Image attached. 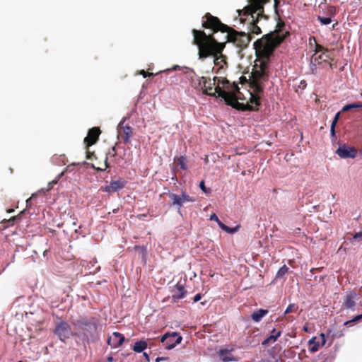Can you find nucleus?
<instances>
[{
	"mask_svg": "<svg viewBox=\"0 0 362 362\" xmlns=\"http://www.w3.org/2000/svg\"><path fill=\"white\" fill-rule=\"evenodd\" d=\"M193 43L199 49V58L214 57V64L223 69L227 65V58L223 54L226 42H219L212 34H206L204 30L192 29Z\"/></svg>",
	"mask_w": 362,
	"mask_h": 362,
	"instance_id": "obj_1",
	"label": "nucleus"
},
{
	"mask_svg": "<svg viewBox=\"0 0 362 362\" xmlns=\"http://www.w3.org/2000/svg\"><path fill=\"white\" fill-rule=\"evenodd\" d=\"M284 22L279 21L274 31L257 40L253 44L256 52L262 57L269 59L272 55L275 49L290 35L288 31L284 32Z\"/></svg>",
	"mask_w": 362,
	"mask_h": 362,
	"instance_id": "obj_2",
	"label": "nucleus"
},
{
	"mask_svg": "<svg viewBox=\"0 0 362 362\" xmlns=\"http://www.w3.org/2000/svg\"><path fill=\"white\" fill-rule=\"evenodd\" d=\"M269 0H250L249 4L243 9H238L237 13L241 23L248 21L247 33L259 35L262 33L260 27L257 25L262 18H267L264 15V5Z\"/></svg>",
	"mask_w": 362,
	"mask_h": 362,
	"instance_id": "obj_3",
	"label": "nucleus"
},
{
	"mask_svg": "<svg viewBox=\"0 0 362 362\" xmlns=\"http://www.w3.org/2000/svg\"><path fill=\"white\" fill-rule=\"evenodd\" d=\"M250 86L255 93H260L263 91V85L269 78L268 62L261 61L259 64H255L251 73Z\"/></svg>",
	"mask_w": 362,
	"mask_h": 362,
	"instance_id": "obj_4",
	"label": "nucleus"
},
{
	"mask_svg": "<svg viewBox=\"0 0 362 362\" xmlns=\"http://www.w3.org/2000/svg\"><path fill=\"white\" fill-rule=\"evenodd\" d=\"M222 85L224 88L232 91L231 97L227 100L226 104L233 108L241 111H255L257 108L250 104L240 103L237 100L236 93L239 92V87L235 82L230 83L228 79L222 81Z\"/></svg>",
	"mask_w": 362,
	"mask_h": 362,
	"instance_id": "obj_5",
	"label": "nucleus"
},
{
	"mask_svg": "<svg viewBox=\"0 0 362 362\" xmlns=\"http://www.w3.org/2000/svg\"><path fill=\"white\" fill-rule=\"evenodd\" d=\"M225 33H226L225 42H230L240 50L247 47L252 38L249 33L238 31L230 26Z\"/></svg>",
	"mask_w": 362,
	"mask_h": 362,
	"instance_id": "obj_6",
	"label": "nucleus"
},
{
	"mask_svg": "<svg viewBox=\"0 0 362 362\" xmlns=\"http://www.w3.org/2000/svg\"><path fill=\"white\" fill-rule=\"evenodd\" d=\"M202 27L203 28L211 30L212 31L211 34L212 35L218 31L224 33L227 31V29H229L228 25L223 23L218 17L214 16L210 13H206L202 17ZM213 36L214 37V35Z\"/></svg>",
	"mask_w": 362,
	"mask_h": 362,
	"instance_id": "obj_7",
	"label": "nucleus"
},
{
	"mask_svg": "<svg viewBox=\"0 0 362 362\" xmlns=\"http://www.w3.org/2000/svg\"><path fill=\"white\" fill-rule=\"evenodd\" d=\"M75 326L81 330L84 338L87 340L93 336L98 328L95 320H88L87 319L77 320L75 323Z\"/></svg>",
	"mask_w": 362,
	"mask_h": 362,
	"instance_id": "obj_8",
	"label": "nucleus"
},
{
	"mask_svg": "<svg viewBox=\"0 0 362 362\" xmlns=\"http://www.w3.org/2000/svg\"><path fill=\"white\" fill-rule=\"evenodd\" d=\"M54 334L63 342H64L71 336L75 335L71 332L70 325L64 320H60L56 323V327L53 330Z\"/></svg>",
	"mask_w": 362,
	"mask_h": 362,
	"instance_id": "obj_9",
	"label": "nucleus"
},
{
	"mask_svg": "<svg viewBox=\"0 0 362 362\" xmlns=\"http://www.w3.org/2000/svg\"><path fill=\"white\" fill-rule=\"evenodd\" d=\"M169 198L170 199V206H176L179 212L184 204L194 202L195 201V199L189 196L185 191H182L180 195L175 193H169Z\"/></svg>",
	"mask_w": 362,
	"mask_h": 362,
	"instance_id": "obj_10",
	"label": "nucleus"
},
{
	"mask_svg": "<svg viewBox=\"0 0 362 362\" xmlns=\"http://www.w3.org/2000/svg\"><path fill=\"white\" fill-rule=\"evenodd\" d=\"M332 52L329 49H326V52H323L320 54H313L310 58V70L311 73L315 74L317 69V65L321 64L322 63L329 62L332 59Z\"/></svg>",
	"mask_w": 362,
	"mask_h": 362,
	"instance_id": "obj_11",
	"label": "nucleus"
},
{
	"mask_svg": "<svg viewBox=\"0 0 362 362\" xmlns=\"http://www.w3.org/2000/svg\"><path fill=\"white\" fill-rule=\"evenodd\" d=\"M182 340V337L177 332L165 333L161 337V342L165 344L167 349H173L177 344H180Z\"/></svg>",
	"mask_w": 362,
	"mask_h": 362,
	"instance_id": "obj_12",
	"label": "nucleus"
},
{
	"mask_svg": "<svg viewBox=\"0 0 362 362\" xmlns=\"http://www.w3.org/2000/svg\"><path fill=\"white\" fill-rule=\"evenodd\" d=\"M358 151L356 148L346 144L339 146L336 151V153L341 158H355L357 156Z\"/></svg>",
	"mask_w": 362,
	"mask_h": 362,
	"instance_id": "obj_13",
	"label": "nucleus"
},
{
	"mask_svg": "<svg viewBox=\"0 0 362 362\" xmlns=\"http://www.w3.org/2000/svg\"><path fill=\"white\" fill-rule=\"evenodd\" d=\"M100 133L101 132L99 127H93L89 129L88 135L85 137L83 141L86 149L97 142Z\"/></svg>",
	"mask_w": 362,
	"mask_h": 362,
	"instance_id": "obj_14",
	"label": "nucleus"
},
{
	"mask_svg": "<svg viewBox=\"0 0 362 362\" xmlns=\"http://www.w3.org/2000/svg\"><path fill=\"white\" fill-rule=\"evenodd\" d=\"M127 181L122 178L117 180H112L108 185L101 187L100 189L103 192L111 193L115 192L125 187Z\"/></svg>",
	"mask_w": 362,
	"mask_h": 362,
	"instance_id": "obj_15",
	"label": "nucleus"
},
{
	"mask_svg": "<svg viewBox=\"0 0 362 362\" xmlns=\"http://www.w3.org/2000/svg\"><path fill=\"white\" fill-rule=\"evenodd\" d=\"M202 78L203 79L204 83V91L203 93L205 95H209V93H212L214 90V86L215 85L216 81H218V83L222 84V81L224 80V78H220L218 77L215 76L213 80L211 79V78H206L204 76H202ZM225 79H226L225 78Z\"/></svg>",
	"mask_w": 362,
	"mask_h": 362,
	"instance_id": "obj_16",
	"label": "nucleus"
},
{
	"mask_svg": "<svg viewBox=\"0 0 362 362\" xmlns=\"http://www.w3.org/2000/svg\"><path fill=\"white\" fill-rule=\"evenodd\" d=\"M173 295L171 296V302L176 303L178 300L182 299L187 294V291L185 289L183 284L177 282L173 290L172 291Z\"/></svg>",
	"mask_w": 362,
	"mask_h": 362,
	"instance_id": "obj_17",
	"label": "nucleus"
},
{
	"mask_svg": "<svg viewBox=\"0 0 362 362\" xmlns=\"http://www.w3.org/2000/svg\"><path fill=\"white\" fill-rule=\"evenodd\" d=\"M358 294L356 291L351 290L348 291L344 298L342 306L346 309H353L356 305L355 299Z\"/></svg>",
	"mask_w": 362,
	"mask_h": 362,
	"instance_id": "obj_18",
	"label": "nucleus"
},
{
	"mask_svg": "<svg viewBox=\"0 0 362 362\" xmlns=\"http://www.w3.org/2000/svg\"><path fill=\"white\" fill-rule=\"evenodd\" d=\"M124 341V336L117 332L112 333V336L107 339V344L112 348H117L120 346Z\"/></svg>",
	"mask_w": 362,
	"mask_h": 362,
	"instance_id": "obj_19",
	"label": "nucleus"
},
{
	"mask_svg": "<svg viewBox=\"0 0 362 362\" xmlns=\"http://www.w3.org/2000/svg\"><path fill=\"white\" fill-rule=\"evenodd\" d=\"M219 84L220 83H218V85L214 88V91H213L212 93H209V95L214 97H221L226 103V100H228L230 98V97H231L232 91L229 90L228 89H227L228 91L223 90L219 86Z\"/></svg>",
	"mask_w": 362,
	"mask_h": 362,
	"instance_id": "obj_20",
	"label": "nucleus"
},
{
	"mask_svg": "<svg viewBox=\"0 0 362 362\" xmlns=\"http://www.w3.org/2000/svg\"><path fill=\"white\" fill-rule=\"evenodd\" d=\"M116 155H117L116 147L114 146L111 148V149L109 150L108 153H107L103 166L95 167L93 165V168H94L98 171L105 170L107 168H109V164L107 163L108 156H110V157L115 158L116 156Z\"/></svg>",
	"mask_w": 362,
	"mask_h": 362,
	"instance_id": "obj_21",
	"label": "nucleus"
},
{
	"mask_svg": "<svg viewBox=\"0 0 362 362\" xmlns=\"http://www.w3.org/2000/svg\"><path fill=\"white\" fill-rule=\"evenodd\" d=\"M133 135V131L132 129L129 127L126 126L123 128L122 132L120 133V136L122 139L123 140L124 143L127 144L129 141L130 138Z\"/></svg>",
	"mask_w": 362,
	"mask_h": 362,
	"instance_id": "obj_22",
	"label": "nucleus"
},
{
	"mask_svg": "<svg viewBox=\"0 0 362 362\" xmlns=\"http://www.w3.org/2000/svg\"><path fill=\"white\" fill-rule=\"evenodd\" d=\"M231 351H233V349L230 350L221 349L219 351L218 354L223 361L229 362L235 360L233 356L230 354Z\"/></svg>",
	"mask_w": 362,
	"mask_h": 362,
	"instance_id": "obj_23",
	"label": "nucleus"
},
{
	"mask_svg": "<svg viewBox=\"0 0 362 362\" xmlns=\"http://www.w3.org/2000/svg\"><path fill=\"white\" fill-rule=\"evenodd\" d=\"M148 346V343L145 340H140L136 341L133 346V351L136 353H141L144 351Z\"/></svg>",
	"mask_w": 362,
	"mask_h": 362,
	"instance_id": "obj_24",
	"label": "nucleus"
},
{
	"mask_svg": "<svg viewBox=\"0 0 362 362\" xmlns=\"http://www.w3.org/2000/svg\"><path fill=\"white\" fill-rule=\"evenodd\" d=\"M269 313V311L267 310H264V309H259L258 310L254 312L252 315H251V318L252 319V320H254L255 322H259L261 320V319L264 316L266 315L267 313Z\"/></svg>",
	"mask_w": 362,
	"mask_h": 362,
	"instance_id": "obj_25",
	"label": "nucleus"
},
{
	"mask_svg": "<svg viewBox=\"0 0 362 362\" xmlns=\"http://www.w3.org/2000/svg\"><path fill=\"white\" fill-rule=\"evenodd\" d=\"M281 331H276L275 329H274L272 331V334L267 337L264 341L262 342L263 345H265L270 341L274 342L276 341V339L280 337L281 335Z\"/></svg>",
	"mask_w": 362,
	"mask_h": 362,
	"instance_id": "obj_26",
	"label": "nucleus"
},
{
	"mask_svg": "<svg viewBox=\"0 0 362 362\" xmlns=\"http://www.w3.org/2000/svg\"><path fill=\"white\" fill-rule=\"evenodd\" d=\"M250 105H252L254 107L257 108V110H258L259 107L260 106V98L257 95L258 93L253 94L252 93H250Z\"/></svg>",
	"mask_w": 362,
	"mask_h": 362,
	"instance_id": "obj_27",
	"label": "nucleus"
},
{
	"mask_svg": "<svg viewBox=\"0 0 362 362\" xmlns=\"http://www.w3.org/2000/svg\"><path fill=\"white\" fill-rule=\"evenodd\" d=\"M308 344L310 345L309 350L313 353L316 352L320 348L319 342L316 341V337H312L309 340Z\"/></svg>",
	"mask_w": 362,
	"mask_h": 362,
	"instance_id": "obj_28",
	"label": "nucleus"
},
{
	"mask_svg": "<svg viewBox=\"0 0 362 362\" xmlns=\"http://www.w3.org/2000/svg\"><path fill=\"white\" fill-rule=\"evenodd\" d=\"M312 40H313V42H315V53L314 54H318V53L321 52L322 53L323 52H326V49H327V48H325L323 46H322L321 45H319L316 42V40H315V38L314 37H310L309 39V41H310V44L312 45Z\"/></svg>",
	"mask_w": 362,
	"mask_h": 362,
	"instance_id": "obj_29",
	"label": "nucleus"
},
{
	"mask_svg": "<svg viewBox=\"0 0 362 362\" xmlns=\"http://www.w3.org/2000/svg\"><path fill=\"white\" fill-rule=\"evenodd\" d=\"M289 271V268L286 265L282 266L277 272L275 279L283 278Z\"/></svg>",
	"mask_w": 362,
	"mask_h": 362,
	"instance_id": "obj_30",
	"label": "nucleus"
},
{
	"mask_svg": "<svg viewBox=\"0 0 362 362\" xmlns=\"http://www.w3.org/2000/svg\"><path fill=\"white\" fill-rule=\"evenodd\" d=\"M240 228V226H236L235 227H233V228H230V227H228L226 226L223 227V230L224 231L227 232L228 233L233 234V233H236L237 231H238Z\"/></svg>",
	"mask_w": 362,
	"mask_h": 362,
	"instance_id": "obj_31",
	"label": "nucleus"
},
{
	"mask_svg": "<svg viewBox=\"0 0 362 362\" xmlns=\"http://www.w3.org/2000/svg\"><path fill=\"white\" fill-rule=\"evenodd\" d=\"M177 165H180V167L182 169L186 170L187 168V166L186 164V158L184 156H180L177 159Z\"/></svg>",
	"mask_w": 362,
	"mask_h": 362,
	"instance_id": "obj_32",
	"label": "nucleus"
},
{
	"mask_svg": "<svg viewBox=\"0 0 362 362\" xmlns=\"http://www.w3.org/2000/svg\"><path fill=\"white\" fill-rule=\"evenodd\" d=\"M317 19L322 25H328L332 22V19L330 17H324L319 16L317 17Z\"/></svg>",
	"mask_w": 362,
	"mask_h": 362,
	"instance_id": "obj_33",
	"label": "nucleus"
},
{
	"mask_svg": "<svg viewBox=\"0 0 362 362\" xmlns=\"http://www.w3.org/2000/svg\"><path fill=\"white\" fill-rule=\"evenodd\" d=\"M298 306H297L296 304H290V305L287 307V308H286V311H285L284 314L286 315V314H288V313H294V312H296V311H297V310H298Z\"/></svg>",
	"mask_w": 362,
	"mask_h": 362,
	"instance_id": "obj_34",
	"label": "nucleus"
},
{
	"mask_svg": "<svg viewBox=\"0 0 362 362\" xmlns=\"http://www.w3.org/2000/svg\"><path fill=\"white\" fill-rule=\"evenodd\" d=\"M194 88L202 90V92L204 91V87L203 79L202 78V77L198 78L197 83L194 84Z\"/></svg>",
	"mask_w": 362,
	"mask_h": 362,
	"instance_id": "obj_35",
	"label": "nucleus"
},
{
	"mask_svg": "<svg viewBox=\"0 0 362 362\" xmlns=\"http://www.w3.org/2000/svg\"><path fill=\"white\" fill-rule=\"evenodd\" d=\"M362 319V314L355 316L352 320L346 321L344 323V325H349V324L358 321Z\"/></svg>",
	"mask_w": 362,
	"mask_h": 362,
	"instance_id": "obj_36",
	"label": "nucleus"
},
{
	"mask_svg": "<svg viewBox=\"0 0 362 362\" xmlns=\"http://www.w3.org/2000/svg\"><path fill=\"white\" fill-rule=\"evenodd\" d=\"M362 319V314L355 316L352 320L346 321L344 323V325H349V324L358 321Z\"/></svg>",
	"mask_w": 362,
	"mask_h": 362,
	"instance_id": "obj_37",
	"label": "nucleus"
},
{
	"mask_svg": "<svg viewBox=\"0 0 362 362\" xmlns=\"http://www.w3.org/2000/svg\"><path fill=\"white\" fill-rule=\"evenodd\" d=\"M62 175H63V173H62L61 174H59V175H58V177H57L56 180H52V182H49L48 183V189H47V190L51 189L53 187V186L57 183V182H58V180H59V179L60 178V177H61Z\"/></svg>",
	"mask_w": 362,
	"mask_h": 362,
	"instance_id": "obj_38",
	"label": "nucleus"
},
{
	"mask_svg": "<svg viewBox=\"0 0 362 362\" xmlns=\"http://www.w3.org/2000/svg\"><path fill=\"white\" fill-rule=\"evenodd\" d=\"M199 187L200 189L204 192V193H209L210 192L211 189L209 188H206L205 186V182L204 180H202L199 183Z\"/></svg>",
	"mask_w": 362,
	"mask_h": 362,
	"instance_id": "obj_39",
	"label": "nucleus"
},
{
	"mask_svg": "<svg viewBox=\"0 0 362 362\" xmlns=\"http://www.w3.org/2000/svg\"><path fill=\"white\" fill-rule=\"evenodd\" d=\"M351 109L362 108V102H357L350 104Z\"/></svg>",
	"mask_w": 362,
	"mask_h": 362,
	"instance_id": "obj_40",
	"label": "nucleus"
},
{
	"mask_svg": "<svg viewBox=\"0 0 362 362\" xmlns=\"http://www.w3.org/2000/svg\"><path fill=\"white\" fill-rule=\"evenodd\" d=\"M23 213H24V211H21L19 214H18L17 216H13V217H11V218H9V219L8 220V222H12V223H13L15 220H16V219H19V218H21V215H22Z\"/></svg>",
	"mask_w": 362,
	"mask_h": 362,
	"instance_id": "obj_41",
	"label": "nucleus"
},
{
	"mask_svg": "<svg viewBox=\"0 0 362 362\" xmlns=\"http://www.w3.org/2000/svg\"><path fill=\"white\" fill-rule=\"evenodd\" d=\"M140 74H141L144 78H146L147 76H153L154 75L153 73L147 72V71H145L144 70H141L140 71Z\"/></svg>",
	"mask_w": 362,
	"mask_h": 362,
	"instance_id": "obj_42",
	"label": "nucleus"
},
{
	"mask_svg": "<svg viewBox=\"0 0 362 362\" xmlns=\"http://www.w3.org/2000/svg\"><path fill=\"white\" fill-rule=\"evenodd\" d=\"M339 115H340V112H337L335 115V116H334V119L332 120V124H333V125H336L337 124V122L339 120Z\"/></svg>",
	"mask_w": 362,
	"mask_h": 362,
	"instance_id": "obj_43",
	"label": "nucleus"
},
{
	"mask_svg": "<svg viewBox=\"0 0 362 362\" xmlns=\"http://www.w3.org/2000/svg\"><path fill=\"white\" fill-rule=\"evenodd\" d=\"M239 79H240V83H242V84H245V83H250V80L247 81V79L246 78L245 76H242L240 77Z\"/></svg>",
	"mask_w": 362,
	"mask_h": 362,
	"instance_id": "obj_44",
	"label": "nucleus"
},
{
	"mask_svg": "<svg viewBox=\"0 0 362 362\" xmlns=\"http://www.w3.org/2000/svg\"><path fill=\"white\" fill-rule=\"evenodd\" d=\"M353 239L358 240V239H362V231H360L358 233H356L354 236Z\"/></svg>",
	"mask_w": 362,
	"mask_h": 362,
	"instance_id": "obj_45",
	"label": "nucleus"
},
{
	"mask_svg": "<svg viewBox=\"0 0 362 362\" xmlns=\"http://www.w3.org/2000/svg\"><path fill=\"white\" fill-rule=\"evenodd\" d=\"M328 11L330 14L334 15L336 13V8L334 6H329Z\"/></svg>",
	"mask_w": 362,
	"mask_h": 362,
	"instance_id": "obj_46",
	"label": "nucleus"
},
{
	"mask_svg": "<svg viewBox=\"0 0 362 362\" xmlns=\"http://www.w3.org/2000/svg\"><path fill=\"white\" fill-rule=\"evenodd\" d=\"M201 298H202V294L197 293L194 296V297L193 298V301H194V303L198 302L199 300H201Z\"/></svg>",
	"mask_w": 362,
	"mask_h": 362,
	"instance_id": "obj_47",
	"label": "nucleus"
},
{
	"mask_svg": "<svg viewBox=\"0 0 362 362\" xmlns=\"http://www.w3.org/2000/svg\"><path fill=\"white\" fill-rule=\"evenodd\" d=\"M352 110L351 107V105L348 104V105H346L343 107L341 111L342 112H346V111H349V110Z\"/></svg>",
	"mask_w": 362,
	"mask_h": 362,
	"instance_id": "obj_48",
	"label": "nucleus"
},
{
	"mask_svg": "<svg viewBox=\"0 0 362 362\" xmlns=\"http://www.w3.org/2000/svg\"><path fill=\"white\" fill-rule=\"evenodd\" d=\"M335 127L336 125L331 124L330 133L332 136H335Z\"/></svg>",
	"mask_w": 362,
	"mask_h": 362,
	"instance_id": "obj_49",
	"label": "nucleus"
},
{
	"mask_svg": "<svg viewBox=\"0 0 362 362\" xmlns=\"http://www.w3.org/2000/svg\"><path fill=\"white\" fill-rule=\"evenodd\" d=\"M320 337L322 339V346L325 345L326 344V339H325V335L324 333L320 334Z\"/></svg>",
	"mask_w": 362,
	"mask_h": 362,
	"instance_id": "obj_50",
	"label": "nucleus"
},
{
	"mask_svg": "<svg viewBox=\"0 0 362 362\" xmlns=\"http://www.w3.org/2000/svg\"><path fill=\"white\" fill-rule=\"evenodd\" d=\"M210 220L218 221V216L215 214H213L210 216Z\"/></svg>",
	"mask_w": 362,
	"mask_h": 362,
	"instance_id": "obj_51",
	"label": "nucleus"
},
{
	"mask_svg": "<svg viewBox=\"0 0 362 362\" xmlns=\"http://www.w3.org/2000/svg\"><path fill=\"white\" fill-rule=\"evenodd\" d=\"M218 226L223 230V227L226 226L223 223H222L219 219L218 221H216Z\"/></svg>",
	"mask_w": 362,
	"mask_h": 362,
	"instance_id": "obj_52",
	"label": "nucleus"
},
{
	"mask_svg": "<svg viewBox=\"0 0 362 362\" xmlns=\"http://www.w3.org/2000/svg\"><path fill=\"white\" fill-rule=\"evenodd\" d=\"M218 226L223 230V227L226 226L223 223H222L219 219L218 221H216Z\"/></svg>",
	"mask_w": 362,
	"mask_h": 362,
	"instance_id": "obj_53",
	"label": "nucleus"
},
{
	"mask_svg": "<svg viewBox=\"0 0 362 362\" xmlns=\"http://www.w3.org/2000/svg\"><path fill=\"white\" fill-rule=\"evenodd\" d=\"M143 355H144V356L145 357V358L146 359V361H147L148 362H149V361H150V357H149V355H148L147 353H146V352H144V353H143Z\"/></svg>",
	"mask_w": 362,
	"mask_h": 362,
	"instance_id": "obj_54",
	"label": "nucleus"
},
{
	"mask_svg": "<svg viewBox=\"0 0 362 362\" xmlns=\"http://www.w3.org/2000/svg\"><path fill=\"white\" fill-rule=\"evenodd\" d=\"M165 359H166V358H164V357H157L156 359V362H160V361H162Z\"/></svg>",
	"mask_w": 362,
	"mask_h": 362,
	"instance_id": "obj_55",
	"label": "nucleus"
},
{
	"mask_svg": "<svg viewBox=\"0 0 362 362\" xmlns=\"http://www.w3.org/2000/svg\"><path fill=\"white\" fill-rule=\"evenodd\" d=\"M92 156H93V153H90L89 151L87 152V158L90 159Z\"/></svg>",
	"mask_w": 362,
	"mask_h": 362,
	"instance_id": "obj_56",
	"label": "nucleus"
},
{
	"mask_svg": "<svg viewBox=\"0 0 362 362\" xmlns=\"http://www.w3.org/2000/svg\"><path fill=\"white\" fill-rule=\"evenodd\" d=\"M303 329H304V331H305V332H308V327H305V326L303 327Z\"/></svg>",
	"mask_w": 362,
	"mask_h": 362,
	"instance_id": "obj_57",
	"label": "nucleus"
},
{
	"mask_svg": "<svg viewBox=\"0 0 362 362\" xmlns=\"http://www.w3.org/2000/svg\"><path fill=\"white\" fill-rule=\"evenodd\" d=\"M328 63H329V67H330L331 69H333V64H332V63H330L329 62Z\"/></svg>",
	"mask_w": 362,
	"mask_h": 362,
	"instance_id": "obj_58",
	"label": "nucleus"
},
{
	"mask_svg": "<svg viewBox=\"0 0 362 362\" xmlns=\"http://www.w3.org/2000/svg\"><path fill=\"white\" fill-rule=\"evenodd\" d=\"M118 210H119V209H113V210H112V212H113V213H116V212H117V211H118Z\"/></svg>",
	"mask_w": 362,
	"mask_h": 362,
	"instance_id": "obj_59",
	"label": "nucleus"
},
{
	"mask_svg": "<svg viewBox=\"0 0 362 362\" xmlns=\"http://www.w3.org/2000/svg\"><path fill=\"white\" fill-rule=\"evenodd\" d=\"M13 211H14V210H13V209H9V210L8 211V212H9V213H11V212H13Z\"/></svg>",
	"mask_w": 362,
	"mask_h": 362,
	"instance_id": "obj_60",
	"label": "nucleus"
},
{
	"mask_svg": "<svg viewBox=\"0 0 362 362\" xmlns=\"http://www.w3.org/2000/svg\"><path fill=\"white\" fill-rule=\"evenodd\" d=\"M301 83H302V86H305L306 85L305 81H303V83L301 82Z\"/></svg>",
	"mask_w": 362,
	"mask_h": 362,
	"instance_id": "obj_61",
	"label": "nucleus"
},
{
	"mask_svg": "<svg viewBox=\"0 0 362 362\" xmlns=\"http://www.w3.org/2000/svg\"><path fill=\"white\" fill-rule=\"evenodd\" d=\"M301 83H302V86H305L306 85L305 81H303V83L301 82Z\"/></svg>",
	"mask_w": 362,
	"mask_h": 362,
	"instance_id": "obj_62",
	"label": "nucleus"
},
{
	"mask_svg": "<svg viewBox=\"0 0 362 362\" xmlns=\"http://www.w3.org/2000/svg\"><path fill=\"white\" fill-rule=\"evenodd\" d=\"M278 2H279L278 0H275V6L277 5Z\"/></svg>",
	"mask_w": 362,
	"mask_h": 362,
	"instance_id": "obj_63",
	"label": "nucleus"
},
{
	"mask_svg": "<svg viewBox=\"0 0 362 362\" xmlns=\"http://www.w3.org/2000/svg\"><path fill=\"white\" fill-rule=\"evenodd\" d=\"M73 225H74V226H76V223L74 221V222H73Z\"/></svg>",
	"mask_w": 362,
	"mask_h": 362,
	"instance_id": "obj_64",
	"label": "nucleus"
}]
</instances>
